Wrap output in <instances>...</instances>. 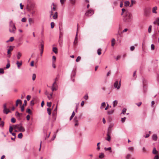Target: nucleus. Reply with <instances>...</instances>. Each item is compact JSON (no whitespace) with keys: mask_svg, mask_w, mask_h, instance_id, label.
<instances>
[{"mask_svg":"<svg viewBox=\"0 0 159 159\" xmlns=\"http://www.w3.org/2000/svg\"><path fill=\"white\" fill-rule=\"evenodd\" d=\"M115 40L114 38L112 39L111 40V46L113 47L115 44Z\"/></svg>","mask_w":159,"mask_h":159,"instance_id":"28","label":"nucleus"},{"mask_svg":"<svg viewBox=\"0 0 159 159\" xmlns=\"http://www.w3.org/2000/svg\"><path fill=\"white\" fill-rule=\"evenodd\" d=\"M135 48V47L134 46H132L130 47V50L131 51H133Z\"/></svg>","mask_w":159,"mask_h":159,"instance_id":"61","label":"nucleus"},{"mask_svg":"<svg viewBox=\"0 0 159 159\" xmlns=\"http://www.w3.org/2000/svg\"><path fill=\"white\" fill-rule=\"evenodd\" d=\"M152 139L153 140L156 141L157 139V134H153L152 136Z\"/></svg>","mask_w":159,"mask_h":159,"instance_id":"16","label":"nucleus"},{"mask_svg":"<svg viewBox=\"0 0 159 159\" xmlns=\"http://www.w3.org/2000/svg\"><path fill=\"white\" fill-rule=\"evenodd\" d=\"M52 118L54 120H55L56 119V114L55 113H53L52 114Z\"/></svg>","mask_w":159,"mask_h":159,"instance_id":"43","label":"nucleus"},{"mask_svg":"<svg viewBox=\"0 0 159 159\" xmlns=\"http://www.w3.org/2000/svg\"><path fill=\"white\" fill-rule=\"evenodd\" d=\"M16 28L15 25H12L9 26V31L10 33H15Z\"/></svg>","mask_w":159,"mask_h":159,"instance_id":"3","label":"nucleus"},{"mask_svg":"<svg viewBox=\"0 0 159 159\" xmlns=\"http://www.w3.org/2000/svg\"><path fill=\"white\" fill-rule=\"evenodd\" d=\"M35 4L34 3H31L28 7V11H31L34 9Z\"/></svg>","mask_w":159,"mask_h":159,"instance_id":"6","label":"nucleus"},{"mask_svg":"<svg viewBox=\"0 0 159 159\" xmlns=\"http://www.w3.org/2000/svg\"><path fill=\"white\" fill-rule=\"evenodd\" d=\"M105 155L103 152H101L99 153L98 156L99 158L100 159H102L105 157Z\"/></svg>","mask_w":159,"mask_h":159,"instance_id":"11","label":"nucleus"},{"mask_svg":"<svg viewBox=\"0 0 159 159\" xmlns=\"http://www.w3.org/2000/svg\"><path fill=\"white\" fill-rule=\"evenodd\" d=\"M15 115L16 116L18 119L20 118V114L19 113L18 111L16 112Z\"/></svg>","mask_w":159,"mask_h":159,"instance_id":"20","label":"nucleus"},{"mask_svg":"<svg viewBox=\"0 0 159 159\" xmlns=\"http://www.w3.org/2000/svg\"><path fill=\"white\" fill-rule=\"evenodd\" d=\"M51 104H52L51 102H47V106L50 107H51Z\"/></svg>","mask_w":159,"mask_h":159,"instance_id":"51","label":"nucleus"},{"mask_svg":"<svg viewBox=\"0 0 159 159\" xmlns=\"http://www.w3.org/2000/svg\"><path fill=\"white\" fill-rule=\"evenodd\" d=\"M15 128H16L19 130V131L24 132L25 131V128L20 125H16Z\"/></svg>","mask_w":159,"mask_h":159,"instance_id":"4","label":"nucleus"},{"mask_svg":"<svg viewBox=\"0 0 159 159\" xmlns=\"http://www.w3.org/2000/svg\"><path fill=\"white\" fill-rule=\"evenodd\" d=\"M51 26L52 29L53 28L54 26V23L53 22H52L51 23Z\"/></svg>","mask_w":159,"mask_h":159,"instance_id":"52","label":"nucleus"},{"mask_svg":"<svg viewBox=\"0 0 159 159\" xmlns=\"http://www.w3.org/2000/svg\"><path fill=\"white\" fill-rule=\"evenodd\" d=\"M128 149L129 151L133 152L134 150V148L132 147H130L128 148Z\"/></svg>","mask_w":159,"mask_h":159,"instance_id":"37","label":"nucleus"},{"mask_svg":"<svg viewBox=\"0 0 159 159\" xmlns=\"http://www.w3.org/2000/svg\"><path fill=\"white\" fill-rule=\"evenodd\" d=\"M10 63H8V64H7V65H6V68L7 69L9 68L10 67Z\"/></svg>","mask_w":159,"mask_h":159,"instance_id":"64","label":"nucleus"},{"mask_svg":"<svg viewBox=\"0 0 159 159\" xmlns=\"http://www.w3.org/2000/svg\"><path fill=\"white\" fill-rule=\"evenodd\" d=\"M125 119H126L125 117H124V118H122L121 120V121L122 122H124L125 121Z\"/></svg>","mask_w":159,"mask_h":159,"instance_id":"60","label":"nucleus"},{"mask_svg":"<svg viewBox=\"0 0 159 159\" xmlns=\"http://www.w3.org/2000/svg\"><path fill=\"white\" fill-rule=\"evenodd\" d=\"M12 25H15L13 22V21L12 20H10L9 22V26Z\"/></svg>","mask_w":159,"mask_h":159,"instance_id":"56","label":"nucleus"},{"mask_svg":"<svg viewBox=\"0 0 159 159\" xmlns=\"http://www.w3.org/2000/svg\"><path fill=\"white\" fill-rule=\"evenodd\" d=\"M23 137V135L22 133H19L18 135V138L19 139H21Z\"/></svg>","mask_w":159,"mask_h":159,"instance_id":"42","label":"nucleus"},{"mask_svg":"<svg viewBox=\"0 0 159 159\" xmlns=\"http://www.w3.org/2000/svg\"><path fill=\"white\" fill-rule=\"evenodd\" d=\"M105 106H106L105 103V102H102L101 104V105L100 107V108L101 109L103 108Z\"/></svg>","mask_w":159,"mask_h":159,"instance_id":"35","label":"nucleus"},{"mask_svg":"<svg viewBox=\"0 0 159 159\" xmlns=\"http://www.w3.org/2000/svg\"><path fill=\"white\" fill-rule=\"evenodd\" d=\"M52 92L56 91L57 90V89L55 88L54 87H53V86H52Z\"/></svg>","mask_w":159,"mask_h":159,"instance_id":"62","label":"nucleus"},{"mask_svg":"<svg viewBox=\"0 0 159 159\" xmlns=\"http://www.w3.org/2000/svg\"><path fill=\"white\" fill-rule=\"evenodd\" d=\"M84 99L86 100H87L88 98V96L87 94H86L84 97Z\"/></svg>","mask_w":159,"mask_h":159,"instance_id":"57","label":"nucleus"},{"mask_svg":"<svg viewBox=\"0 0 159 159\" xmlns=\"http://www.w3.org/2000/svg\"><path fill=\"white\" fill-rule=\"evenodd\" d=\"M40 44L41 48L40 49V50H43L44 44L43 41H42V42H41Z\"/></svg>","mask_w":159,"mask_h":159,"instance_id":"13","label":"nucleus"},{"mask_svg":"<svg viewBox=\"0 0 159 159\" xmlns=\"http://www.w3.org/2000/svg\"><path fill=\"white\" fill-rule=\"evenodd\" d=\"M71 3L73 5H75L76 0H70Z\"/></svg>","mask_w":159,"mask_h":159,"instance_id":"41","label":"nucleus"},{"mask_svg":"<svg viewBox=\"0 0 159 159\" xmlns=\"http://www.w3.org/2000/svg\"><path fill=\"white\" fill-rule=\"evenodd\" d=\"M131 157V155L130 154H127L125 157V159H130Z\"/></svg>","mask_w":159,"mask_h":159,"instance_id":"27","label":"nucleus"},{"mask_svg":"<svg viewBox=\"0 0 159 159\" xmlns=\"http://www.w3.org/2000/svg\"><path fill=\"white\" fill-rule=\"evenodd\" d=\"M118 103V101L116 100H115L113 102V106L114 107H115Z\"/></svg>","mask_w":159,"mask_h":159,"instance_id":"26","label":"nucleus"},{"mask_svg":"<svg viewBox=\"0 0 159 159\" xmlns=\"http://www.w3.org/2000/svg\"><path fill=\"white\" fill-rule=\"evenodd\" d=\"M94 11L90 9L87 11L85 13L86 16H92L94 14Z\"/></svg>","mask_w":159,"mask_h":159,"instance_id":"5","label":"nucleus"},{"mask_svg":"<svg viewBox=\"0 0 159 159\" xmlns=\"http://www.w3.org/2000/svg\"><path fill=\"white\" fill-rule=\"evenodd\" d=\"M142 81H143V87H144L145 86L146 84L147 83V81L144 78L143 79Z\"/></svg>","mask_w":159,"mask_h":159,"instance_id":"23","label":"nucleus"},{"mask_svg":"<svg viewBox=\"0 0 159 159\" xmlns=\"http://www.w3.org/2000/svg\"><path fill=\"white\" fill-rule=\"evenodd\" d=\"M152 27V25H150L149 26V27H148V33H150L151 32Z\"/></svg>","mask_w":159,"mask_h":159,"instance_id":"47","label":"nucleus"},{"mask_svg":"<svg viewBox=\"0 0 159 159\" xmlns=\"http://www.w3.org/2000/svg\"><path fill=\"white\" fill-rule=\"evenodd\" d=\"M9 130V132L10 133H12V131L13 130V128H12V127L11 126H10Z\"/></svg>","mask_w":159,"mask_h":159,"instance_id":"55","label":"nucleus"},{"mask_svg":"<svg viewBox=\"0 0 159 159\" xmlns=\"http://www.w3.org/2000/svg\"><path fill=\"white\" fill-rule=\"evenodd\" d=\"M78 24H77V30L76 34L75 37V41H76L77 39V36L78 31Z\"/></svg>","mask_w":159,"mask_h":159,"instance_id":"39","label":"nucleus"},{"mask_svg":"<svg viewBox=\"0 0 159 159\" xmlns=\"http://www.w3.org/2000/svg\"><path fill=\"white\" fill-rule=\"evenodd\" d=\"M53 51L56 54H57V48L56 47L53 48H52Z\"/></svg>","mask_w":159,"mask_h":159,"instance_id":"22","label":"nucleus"},{"mask_svg":"<svg viewBox=\"0 0 159 159\" xmlns=\"http://www.w3.org/2000/svg\"><path fill=\"white\" fill-rule=\"evenodd\" d=\"M26 112L28 113L29 114H32V112L29 108H27L26 110Z\"/></svg>","mask_w":159,"mask_h":159,"instance_id":"32","label":"nucleus"},{"mask_svg":"<svg viewBox=\"0 0 159 159\" xmlns=\"http://www.w3.org/2000/svg\"><path fill=\"white\" fill-rule=\"evenodd\" d=\"M47 111L48 113V114L49 115V116H50L51 113V109L50 108H48L47 109Z\"/></svg>","mask_w":159,"mask_h":159,"instance_id":"33","label":"nucleus"},{"mask_svg":"<svg viewBox=\"0 0 159 159\" xmlns=\"http://www.w3.org/2000/svg\"><path fill=\"white\" fill-rule=\"evenodd\" d=\"M11 48V46H10L9 48L7 50V54L8 55V57H10V55L11 54V53L10 52V51L12 50H13V48Z\"/></svg>","mask_w":159,"mask_h":159,"instance_id":"10","label":"nucleus"},{"mask_svg":"<svg viewBox=\"0 0 159 159\" xmlns=\"http://www.w3.org/2000/svg\"><path fill=\"white\" fill-rule=\"evenodd\" d=\"M81 59V57L80 56H78L77 57L76 60V62H78Z\"/></svg>","mask_w":159,"mask_h":159,"instance_id":"54","label":"nucleus"},{"mask_svg":"<svg viewBox=\"0 0 159 159\" xmlns=\"http://www.w3.org/2000/svg\"><path fill=\"white\" fill-rule=\"evenodd\" d=\"M126 111V109L125 108H124L122 112H121V114H125Z\"/></svg>","mask_w":159,"mask_h":159,"instance_id":"44","label":"nucleus"},{"mask_svg":"<svg viewBox=\"0 0 159 159\" xmlns=\"http://www.w3.org/2000/svg\"><path fill=\"white\" fill-rule=\"evenodd\" d=\"M52 95H53V92H52L49 95L48 97V98L49 99H51L52 98Z\"/></svg>","mask_w":159,"mask_h":159,"instance_id":"34","label":"nucleus"},{"mask_svg":"<svg viewBox=\"0 0 159 159\" xmlns=\"http://www.w3.org/2000/svg\"><path fill=\"white\" fill-rule=\"evenodd\" d=\"M20 102V104L21 105L22 104V102H21V100L20 99H18L17 100L16 102V106H17L18 105V102Z\"/></svg>","mask_w":159,"mask_h":159,"instance_id":"21","label":"nucleus"},{"mask_svg":"<svg viewBox=\"0 0 159 159\" xmlns=\"http://www.w3.org/2000/svg\"><path fill=\"white\" fill-rule=\"evenodd\" d=\"M11 122H12V123H15L16 121V119L15 118H12L11 119Z\"/></svg>","mask_w":159,"mask_h":159,"instance_id":"53","label":"nucleus"},{"mask_svg":"<svg viewBox=\"0 0 159 159\" xmlns=\"http://www.w3.org/2000/svg\"><path fill=\"white\" fill-rule=\"evenodd\" d=\"M129 5V2L128 1H126L125 2V5L126 6H128Z\"/></svg>","mask_w":159,"mask_h":159,"instance_id":"40","label":"nucleus"},{"mask_svg":"<svg viewBox=\"0 0 159 159\" xmlns=\"http://www.w3.org/2000/svg\"><path fill=\"white\" fill-rule=\"evenodd\" d=\"M98 54L100 55L101 54V50L100 49H98L97 50Z\"/></svg>","mask_w":159,"mask_h":159,"instance_id":"48","label":"nucleus"},{"mask_svg":"<svg viewBox=\"0 0 159 159\" xmlns=\"http://www.w3.org/2000/svg\"><path fill=\"white\" fill-rule=\"evenodd\" d=\"M16 64L17 65L18 68L19 69L20 68V66H21L22 64V61H21L20 62H19V61H16Z\"/></svg>","mask_w":159,"mask_h":159,"instance_id":"14","label":"nucleus"},{"mask_svg":"<svg viewBox=\"0 0 159 159\" xmlns=\"http://www.w3.org/2000/svg\"><path fill=\"white\" fill-rule=\"evenodd\" d=\"M4 121H1V123L0 124V126L2 127H3L4 125Z\"/></svg>","mask_w":159,"mask_h":159,"instance_id":"46","label":"nucleus"},{"mask_svg":"<svg viewBox=\"0 0 159 159\" xmlns=\"http://www.w3.org/2000/svg\"><path fill=\"white\" fill-rule=\"evenodd\" d=\"M14 40V37H11L10 38V39L9 40H7V41L6 42L7 43L10 41L12 42V41H13Z\"/></svg>","mask_w":159,"mask_h":159,"instance_id":"38","label":"nucleus"},{"mask_svg":"<svg viewBox=\"0 0 159 159\" xmlns=\"http://www.w3.org/2000/svg\"><path fill=\"white\" fill-rule=\"evenodd\" d=\"M109 133V132H107V138H106V139L109 141H110V140H111V137L109 135V133Z\"/></svg>","mask_w":159,"mask_h":159,"instance_id":"15","label":"nucleus"},{"mask_svg":"<svg viewBox=\"0 0 159 159\" xmlns=\"http://www.w3.org/2000/svg\"><path fill=\"white\" fill-rule=\"evenodd\" d=\"M28 20H29V24L30 25H31V24L34 23V20L32 19L31 18H29V19Z\"/></svg>","mask_w":159,"mask_h":159,"instance_id":"25","label":"nucleus"},{"mask_svg":"<svg viewBox=\"0 0 159 159\" xmlns=\"http://www.w3.org/2000/svg\"><path fill=\"white\" fill-rule=\"evenodd\" d=\"M58 42L60 46L61 47L62 46L63 42V39L62 37L59 36Z\"/></svg>","mask_w":159,"mask_h":159,"instance_id":"9","label":"nucleus"},{"mask_svg":"<svg viewBox=\"0 0 159 159\" xmlns=\"http://www.w3.org/2000/svg\"><path fill=\"white\" fill-rule=\"evenodd\" d=\"M76 72L75 71H73L71 73V78H74L76 75Z\"/></svg>","mask_w":159,"mask_h":159,"instance_id":"19","label":"nucleus"},{"mask_svg":"<svg viewBox=\"0 0 159 159\" xmlns=\"http://www.w3.org/2000/svg\"><path fill=\"white\" fill-rule=\"evenodd\" d=\"M114 111L113 110H112L110 111H107V114L108 115H110L113 113L114 112Z\"/></svg>","mask_w":159,"mask_h":159,"instance_id":"36","label":"nucleus"},{"mask_svg":"<svg viewBox=\"0 0 159 159\" xmlns=\"http://www.w3.org/2000/svg\"><path fill=\"white\" fill-rule=\"evenodd\" d=\"M3 112L4 113H5L6 114H7L9 112H10V111L9 109H7V108L6 104H5L3 105Z\"/></svg>","mask_w":159,"mask_h":159,"instance_id":"7","label":"nucleus"},{"mask_svg":"<svg viewBox=\"0 0 159 159\" xmlns=\"http://www.w3.org/2000/svg\"><path fill=\"white\" fill-rule=\"evenodd\" d=\"M111 147H108V148H104V149L106 150V151H108V150H110V152H111L112 151L111 150Z\"/></svg>","mask_w":159,"mask_h":159,"instance_id":"29","label":"nucleus"},{"mask_svg":"<svg viewBox=\"0 0 159 159\" xmlns=\"http://www.w3.org/2000/svg\"><path fill=\"white\" fill-rule=\"evenodd\" d=\"M58 132V130H57V131H56V133L55 134H54V135H53V138L52 139V140H54L55 139V138L56 137V133H57V132Z\"/></svg>","mask_w":159,"mask_h":159,"instance_id":"45","label":"nucleus"},{"mask_svg":"<svg viewBox=\"0 0 159 159\" xmlns=\"http://www.w3.org/2000/svg\"><path fill=\"white\" fill-rule=\"evenodd\" d=\"M57 12H56L52 16V18L56 20L57 18Z\"/></svg>","mask_w":159,"mask_h":159,"instance_id":"17","label":"nucleus"},{"mask_svg":"<svg viewBox=\"0 0 159 159\" xmlns=\"http://www.w3.org/2000/svg\"><path fill=\"white\" fill-rule=\"evenodd\" d=\"M114 125L112 124H110L108 128L107 132L110 133L111 132V128Z\"/></svg>","mask_w":159,"mask_h":159,"instance_id":"12","label":"nucleus"},{"mask_svg":"<svg viewBox=\"0 0 159 159\" xmlns=\"http://www.w3.org/2000/svg\"><path fill=\"white\" fill-rule=\"evenodd\" d=\"M36 77V75L35 74H33L32 75V80L34 81L35 80Z\"/></svg>","mask_w":159,"mask_h":159,"instance_id":"49","label":"nucleus"},{"mask_svg":"<svg viewBox=\"0 0 159 159\" xmlns=\"http://www.w3.org/2000/svg\"><path fill=\"white\" fill-rule=\"evenodd\" d=\"M52 6H55V5L53 3L52 4V5H51V11H50V12L51 13L50 15V16H51L53 15L52 11H55V10H56V8L54 7H52Z\"/></svg>","mask_w":159,"mask_h":159,"instance_id":"8","label":"nucleus"},{"mask_svg":"<svg viewBox=\"0 0 159 159\" xmlns=\"http://www.w3.org/2000/svg\"><path fill=\"white\" fill-rule=\"evenodd\" d=\"M4 73L3 69L2 68H0V74H3Z\"/></svg>","mask_w":159,"mask_h":159,"instance_id":"59","label":"nucleus"},{"mask_svg":"<svg viewBox=\"0 0 159 159\" xmlns=\"http://www.w3.org/2000/svg\"><path fill=\"white\" fill-rule=\"evenodd\" d=\"M100 142H99V143H98L97 144V150H100V147L99 146V145L100 144Z\"/></svg>","mask_w":159,"mask_h":159,"instance_id":"50","label":"nucleus"},{"mask_svg":"<svg viewBox=\"0 0 159 159\" xmlns=\"http://www.w3.org/2000/svg\"><path fill=\"white\" fill-rule=\"evenodd\" d=\"M131 3L130 6V7H132L133 6V4H134L136 2L134 0H131Z\"/></svg>","mask_w":159,"mask_h":159,"instance_id":"31","label":"nucleus"},{"mask_svg":"<svg viewBox=\"0 0 159 159\" xmlns=\"http://www.w3.org/2000/svg\"><path fill=\"white\" fill-rule=\"evenodd\" d=\"M21 56V53L20 52H18L17 54V59L19 60L20 59V57Z\"/></svg>","mask_w":159,"mask_h":159,"instance_id":"18","label":"nucleus"},{"mask_svg":"<svg viewBox=\"0 0 159 159\" xmlns=\"http://www.w3.org/2000/svg\"><path fill=\"white\" fill-rule=\"evenodd\" d=\"M155 48V46L154 44H152L151 45V49L152 50H154Z\"/></svg>","mask_w":159,"mask_h":159,"instance_id":"58","label":"nucleus"},{"mask_svg":"<svg viewBox=\"0 0 159 159\" xmlns=\"http://www.w3.org/2000/svg\"><path fill=\"white\" fill-rule=\"evenodd\" d=\"M157 151L155 148H154L152 151V153L153 154H157Z\"/></svg>","mask_w":159,"mask_h":159,"instance_id":"30","label":"nucleus"},{"mask_svg":"<svg viewBox=\"0 0 159 159\" xmlns=\"http://www.w3.org/2000/svg\"><path fill=\"white\" fill-rule=\"evenodd\" d=\"M21 21L23 22H25L26 21V18L25 17H24L22 19Z\"/></svg>","mask_w":159,"mask_h":159,"instance_id":"63","label":"nucleus"},{"mask_svg":"<svg viewBox=\"0 0 159 159\" xmlns=\"http://www.w3.org/2000/svg\"><path fill=\"white\" fill-rule=\"evenodd\" d=\"M157 9V7H153L152 8V12L155 13H157V12L156 11V10Z\"/></svg>","mask_w":159,"mask_h":159,"instance_id":"24","label":"nucleus"},{"mask_svg":"<svg viewBox=\"0 0 159 159\" xmlns=\"http://www.w3.org/2000/svg\"><path fill=\"white\" fill-rule=\"evenodd\" d=\"M121 86V81L120 80L119 83L118 81L116 80L114 84V86L115 88H116L117 89H119Z\"/></svg>","mask_w":159,"mask_h":159,"instance_id":"2","label":"nucleus"},{"mask_svg":"<svg viewBox=\"0 0 159 159\" xmlns=\"http://www.w3.org/2000/svg\"><path fill=\"white\" fill-rule=\"evenodd\" d=\"M132 20V16L131 13L128 11L125 13L123 17V20L125 23L130 22Z\"/></svg>","mask_w":159,"mask_h":159,"instance_id":"1","label":"nucleus"}]
</instances>
